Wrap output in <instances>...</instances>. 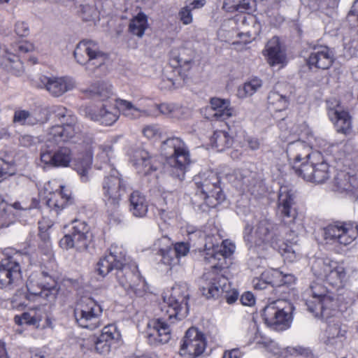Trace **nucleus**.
I'll return each mask as SVG.
<instances>
[{"mask_svg":"<svg viewBox=\"0 0 358 358\" xmlns=\"http://www.w3.org/2000/svg\"><path fill=\"white\" fill-rule=\"evenodd\" d=\"M288 159L293 163L295 173L304 180L316 183L325 182L330 176L329 166L320 152L309 153V147L302 141L289 143Z\"/></svg>","mask_w":358,"mask_h":358,"instance_id":"obj_1","label":"nucleus"},{"mask_svg":"<svg viewBox=\"0 0 358 358\" xmlns=\"http://www.w3.org/2000/svg\"><path fill=\"white\" fill-rule=\"evenodd\" d=\"M115 270V275L120 285L122 286V280L120 277V272L122 273L124 278L129 281L132 279L129 272L132 274H137L139 271L135 262L127 256L126 252L122 247L112 245L110 252L101 257L96 264V271L102 277L106 276L112 271Z\"/></svg>","mask_w":358,"mask_h":358,"instance_id":"obj_2","label":"nucleus"},{"mask_svg":"<svg viewBox=\"0 0 358 358\" xmlns=\"http://www.w3.org/2000/svg\"><path fill=\"white\" fill-rule=\"evenodd\" d=\"M161 150L170 167L169 174L179 181H182L191 163L187 145L178 137L168 138L162 142Z\"/></svg>","mask_w":358,"mask_h":358,"instance_id":"obj_3","label":"nucleus"},{"mask_svg":"<svg viewBox=\"0 0 358 358\" xmlns=\"http://www.w3.org/2000/svg\"><path fill=\"white\" fill-rule=\"evenodd\" d=\"M303 297L308 311L315 317H330L338 308L335 294L318 282L310 284L304 292Z\"/></svg>","mask_w":358,"mask_h":358,"instance_id":"obj_4","label":"nucleus"},{"mask_svg":"<svg viewBox=\"0 0 358 358\" xmlns=\"http://www.w3.org/2000/svg\"><path fill=\"white\" fill-rule=\"evenodd\" d=\"M115 106L116 108H108L106 105L103 104L99 110L92 107H87L85 115L93 121H98L101 124L110 126L118 120L120 113L131 120L147 115L145 110L136 108L131 101L122 99H115Z\"/></svg>","mask_w":358,"mask_h":358,"instance_id":"obj_5","label":"nucleus"},{"mask_svg":"<svg viewBox=\"0 0 358 358\" xmlns=\"http://www.w3.org/2000/svg\"><path fill=\"white\" fill-rule=\"evenodd\" d=\"M196 186L194 195L195 202L197 197L202 201V204L208 207H215L225 199V195L220 185V180L218 175L212 171L199 173L194 178Z\"/></svg>","mask_w":358,"mask_h":358,"instance_id":"obj_6","label":"nucleus"},{"mask_svg":"<svg viewBox=\"0 0 358 358\" xmlns=\"http://www.w3.org/2000/svg\"><path fill=\"white\" fill-rule=\"evenodd\" d=\"M73 55L77 62L85 66L90 76H99L97 71L104 66L107 59L100 50L98 43L91 40H83L76 45Z\"/></svg>","mask_w":358,"mask_h":358,"instance_id":"obj_7","label":"nucleus"},{"mask_svg":"<svg viewBox=\"0 0 358 358\" xmlns=\"http://www.w3.org/2000/svg\"><path fill=\"white\" fill-rule=\"evenodd\" d=\"M189 299L188 285L184 282H177L172 287L170 295L164 298L166 306L162 310L164 311L166 308V315L169 320L173 318L180 320L188 314Z\"/></svg>","mask_w":358,"mask_h":358,"instance_id":"obj_8","label":"nucleus"},{"mask_svg":"<svg viewBox=\"0 0 358 358\" xmlns=\"http://www.w3.org/2000/svg\"><path fill=\"white\" fill-rule=\"evenodd\" d=\"M102 312L101 304L93 298L83 296L76 302L73 315L80 327L94 330L101 325Z\"/></svg>","mask_w":358,"mask_h":358,"instance_id":"obj_9","label":"nucleus"},{"mask_svg":"<svg viewBox=\"0 0 358 358\" xmlns=\"http://www.w3.org/2000/svg\"><path fill=\"white\" fill-rule=\"evenodd\" d=\"M27 287L30 295L38 296L48 302H54L59 288L57 282L46 272L31 275Z\"/></svg>","mask_w":358,"mask_h":358,"instance_id":"obj_10","label":"nucleus"},{"mask_svg":"<svg viewBox=\"0 0 358 358\" xmlns=\"http://www.w3.org/2000/svg\"><path fill=\"white\" fill-rule=\"evenodd\" d=\"M286 303L285 301L276 300L264 308L262 317L268 326L277 331H282L289 326L291 306L289 304L284 306Z\"/></svg>","mask_w":358,"mask_h":358,"instance_id":"obj_11","label":"nucleus"},{"mask_svg":"<svg viewBox=\"0 0 358 358\" xmlns=\"http://www.w3.org/2000/svg\"><path fill=\"white\" fill-rule=\"evenodd\" d=\"M5 257L0 262V286L11 289L16 286L22 277L20 259L21 255L4 253Z\"/></svg>","mask_w":358,"mask_h":358,"instance_id":"obj_12","label":"nucleus"},{"mask_svg":"<svg viewBox=\"0 0 358 358\" xmlns=\"http://www.w3.org/2000/svg\"><path fill=\"white\" fill-rule=\"evenodd\" d=\"M358 235V224L351 222H336L324 229V238L344 245L350 244Z\"/></svg>","mask_w":358,"mask_h":358,"instance_id":"obj_13","label":"nucleus"},{"mask_svg":"<svg viewBox=\"0 0 358 358\" xmlns=\"http://www.w3.org/2000/svg\"><path fill=\"white\" fill-rule=\"evenodd\" d=\"M209 282L201 288L203 294L206 298H217L224 294V298L229 304L234 303L238 298L236 289L229 291V282L227 278L220 273H209Z\"/></svg>","mask_w":358,"mask_h":358,"instance_id":"obj_14","label":"nucleus"},{"mask_svg":"<svg viewBox=\"0 0 358 358\" xmlns=\"http://www.w3.org/2000/svg\"><path fill=\"white\" fill-rule=\"evenodd\" d=\"M275 224L268 220H262L259 222L255 231V239L253 241L250 233L252 227L247 225L245 229L244 238L246 241L257 246H264L266 248L270 246L272 248H277L278 238L273 230Z\"/></svg>","mask_w":358,"mask_h":358,"instance_id":"obj_15","label":"nucleus"},{"mask_svg":"<svg viewBox=\"0 0 358 358\" xmlns=\"http://www.w3.org/2000/svg\"><path fill=\"white\" fill-rule=\"evenodd\" d=\"M81 136L77 117H71L69 121L62 125L52 127L48 133L47 141L57 144L69 141L76 143L81 138Z\"/></svg>","mask_w":358,"mask_h":358,"instance_id":"obj_16","label":"nucleus"},{"mask_svg":"<svg viewBox=\"0 0 358 358\" xmlns=\"http://www.w3.org/2000/svg\"><path fill=\"white\" fill-rule=\"evenodd\" d=\"M206 347V338L196 328H189L185 333L180 348V355L185 358H197Z\"/></svg>","mask_w":358,"mask_h":358,"instance_id":"obj_17","label":"nucleus"},{"mask_svg":"<svg viewBox=\"0 0 358 358\" xmlns=\"http://www.w3.org/2000/svg\"><path fill=\"white\" fill-rule=\"evenodd\" d=\"M72 224L71 233L66 234L60 240V246L65 249L75 248L78 251L86 250L90 243L89 227L85 222L79 220H74Z\"/></svg>","mask_w":358,"mask_h":358,"instance_id":"obj_18","label":"nucleus"},{"mask_svg":"<svg viewBox=\"0 0 358 358\" xmlns=\"http://www.w3.org/2000/svg\"><path fill=\"white\" fill-rule=\"evenodd\" d=\"M310 52L306 60L309 69H329L336 60L333 49L327 45L313 44L310 45Z\"/></svg>","mask_w":358,"mask_h":358,"instance_id":"obj_19","label":"nucleus"},{"mask_svg":"<svg viewBox=\"0 0 358 358\" xmlns=\"http://www.w3.org/2000/svg\"><path fill=\"white\" fill-rule=\"evenodd\" d=\"M38 85L45 89L54 97H60L67 92L72 90L76 83L73 78L63 76H41L39 78Z\"/></svg>","mask_w":358,"mask_h":358,"instance_id":"obj_20","label":"nucleus"},{"mask_svg":"<svg viewBox=\"0 0 358 358\" xmlns=\"http://www.w3.org/2000/svg\"><path fill=\"white\" fill-rule=\"evenodd\" d=\"M166 317L152 320L148 325L146 338L152 346H159L167 343L171 337V329Z\"/></svg>","mask_w":358,"mask_h":358,"instance_id":"obj_21","label":"nucleus"},{"mask_svg":"<svg viewBox=\"0 0 358 358\" xmlns=\"http://www.w3.org/2000/svg\"><path fill=\"white\" fill-rule=\"evenodd\" d=\"M294 204V195L287 187H281L278 194V214L285 225L293 224L297 216Z\"/></svg>","mask_w":358,"mask_h":358,"instance_id":"obj_22","label":"nucleus"},{"mask_svg":"<svg viewBox=\"0 0 358 358\" xmlns=\"http://www.w3.org/2000/svg\"><path fill=\"white\" fill-rule=\"evenodd\" d=\"M118 336L116 332V328L113 325L105 326L101 334L96 337L93 336L85 341L81 344V348H83L85 345L88 349H92L93 347L96 352L99 354H106L110 352L111 343Z\"/></svg>","mask_w":358,"mask_h":358,"instance_id":"obj_23","label":"nucleus"},{"mask_svg":"<svg viewBox=\"0 0 358 358\" xmlns=\"http://www.w3.org/2000/svg\"><path fill=\"white\" fill-rule=\"evenodd\" d=\"M41 161L50 167H68L73 158L71 150L66 146H62L55 150H41Z\"/></svg>","mask_w":358,"mask_h":358,"instance_id":"obj_24","label":"nucleus"},{"mask_svg":"<svg viewBox=\"0 0 358 358\" xmlns=\"http://www.w3.org/2000/svg\"><path fill=\"white\" fill-rule=\"evenodd\" d=\"M126 191V183L115 169H111L109 176L102 182L103 199H121Z\"/></svg>","mask_w":358,"mask_h":358,"instance_id":"obj_25","label":"nucleus"},{"mask_svg":"<svg viewBox=\"0 0 358 358\" xmlns=\"http://www.w3.org/2000/svg\"><path fill=\"white\" fill-rule=\"evenodd\" d=\"M131 160L138 173L148 175L157 169L155 159L145 150H135Z\"/></svg>","mask_w":358,"mask_h":358,"instance_id":"obj_26","label":"nucleus"},{"mask_svg":"<svg viewBox=\"0 0 358 358\" xmlns=\"http://www.w3.org/2000/svg\"><path fill=\"white\" fill-rule=\"evenodd\" d=\"M128 210L135 217H145L148 211V201L145 196L138 190L132 192L128 199Z\"/></svg>","mask_w":358,"mask_h":358,"instance_id":"obj_27","label":"nucleus"},{"mask_svg":"<svg viewBox=\"0 0 358 358\" xmlns=\"http://www.w3.org/2000/svg\"><path fill=\"white\" fill-rule=\"evenodd\" d=\"M209 117L208 118L217 120H224L232 115V108L230 102L227 99L212 98L210 106L207 108Z\"/></svg>","mask_w":358,"mask_h":358,"instance_id":"obj_28","label":"nucleus"},{"mask_svg":"<svg viewBox=\"0 0 358 358\" xmlns=\"http://www.w3.org/2000/svg\"><path fill=\"white\" fill-rule=\"evenodd\" d=\"M334 190L340 193L356 194L358 190V182L353 176L340 173L334 178Z\"/></svg>","mask_w":358,"mask_h":358,"instance_id":"obj_29","label":"nucleus"},{"mask_svg":"<svg viewBox=\"0 0 358 358\" xmlns=\"http://www.w3.org/2000/svg\"><path fill=\"white\" fill-rule=\"evenodd\" d=\"M268 62L271 66H284L286 63V55L281 49L279 39L277 37L272 38L266 44Z\"/></svg>","mask_w":358,"mask_h":358,"instance_id":"obj_30","label":"nucleus"},{"mask_svg":"<svg viewBox=\"0 0 358 358\" xmlns=\"http://www.w3.org/2000/svg\"><path fill=\"white\" fill-rule=\"evenodd\" d=\"M329 118L335 121L336 131L345 135H349L352 131V120L348 112L345 110H331Z\"/></svg>","mask_w":358,"mask_h":358,"instance_id":"obj_31","label":"nucleus"},{"mask_svg":"<svg viewBox=\"0 0 358 358\" xmlns=\"http://www.w3.org/2000/svg\"><path fill=\"white\" fill-rule=\"evenodd\" d=\"M132 279L127 281L124 278L122 273L120 272V277L122 280V287L127 291L133 292L137 296H142L146 292L147 286L145 279L142 278L140 273L137 274L129 273Z\"/></svg>","mask_w":358,"mask_h":358,"instance_id":"obj_32","label":"nucleus"},{"mask_svg":"<svg viewBox=\"0 0 358 358\" xmlns=\"http://www.w3.org/2000/svg\"><path fill=\"white\" fill-rule=\"evenodd\" d=\"M235 245L231 243H228L227 241H222V245H220V250L215 255L216 262L211 266L210 273H218L226 266V258L231 255L235 250Z\"/></svg>","mask_w":358,"mask_h":358,"instance_id":"obj_33","label":"nucleus"},{"mask_svg":"<svg viewBox=\"0 0 358 358\" xmlns=\"http://www.w3.org/2000/svg\"><path fill=\"white\" fill-rule=\"evenodd\" d=\"M71 197L69 194L66 193L64 187L61 186L59 191L50 193L46 200V205L56 212H59L64 209L69 203H71Z\"/></svg>","mask_w":358,"mask_h":358,"instance_id":"obj_34","label":"nucleus"},{"mask_svg":"<svg viewBox=\"0 0 358 358\" xmlns=\"http://www.w3.org/2000/svg\"><path fill=\"white\" fill-rule=\"evenodd\" d=\"M111 85L101 81L92 85L85 93L92 99L103 101L108 99L112 94Z\"/></svg>","mask_w":358,"mask_h":358,"instance_id":"obj_35","label":"nucleus"},{"mask_svg":"<svg viewBox=\"0 0 358 358\" xmlns=\"http://www.w3.org/2000/svg\"><path fill=\"white\" fill-rule=\"evenodd\" d=\"M233 142L234 139L228 132L222 130L215 131L210 138L212 146L215 148L218 152H222L230 148Z\"/></svg>","mask_w":358,"mask_h":358,"instance_id":"obj_36","label":"nucleus"},{"mask_svg":"<svg viewBox=\"0 0 358 358\" xmlns=\"http://www.w3.org/2000/svg\"><path fill=\"white\" fill-rule=\"evenodd\" d=\"M219 250L220 245L216 238L212 236H206L203 255L204 262L213 265L216 262L215 257Z\"/></svg>","mask_w":358,"mask_h":358,"instance_id":"obj_37","label":"nucleus"},{"mask_svg":"<svg viewBox=\"0 0 358 358\" xmlns=\"http://www.w3.org/2000/svg\"><path fill=\"white\" fill-rule=\"evenodd\" d=\"M345 275L346 272L343 266L339 265L337 262H334L324 280L332 286H338L344 280Z\"/></svg>","mask_w":358,"mask_h":358,"instance_id":"obj_38","label":"nucleus"},{"mask_svg":"<svg viewBox=\"0 0 358 358\" xmlns=\"http://www.w3.org/2000/svg\"><path fill=\"white\" fill-rule=\"evenodd\" d=\"M334 261L329 258H317L315 259L311 266V270L315 276L318 279L324 280L327 277L328 272L330 271L331 264Z\"/></svg>","mask_w":358,"mask_h":358,"instance_id":"obj_39","label":"nucleus"},{"mask_svg":"<svg viewBox=\"0 0 358 358\" xmlns=\"http://www.w3.org/2000/svg\"><path fill=\"white\" fill-rule=\"evenodd\" d=\"M148 27V17L146 15L141 12L134 17L129 25V31L134 35L142 37Z\"/></svg>","mask_w":358,"mask_h":358,"instance_id":"obj_40","label":"nucleus"},{"mask_svg":"<svg viewBox=\"0 0 358 358\" xmlns=\"http://www.w3.org/2000/svg\"><path fill=\"white\" fill-rule=\"evenodd\" d=\"M103 201L110 221L113 222L115 224H120L122 219V215L120 208L121 199H113Z\"/></svg>","mask_w":358,"mask_h":358,"instance_id":"obj_41","label":"nucleus"},{"mask_svg":"<svg viewBox=\"0 0 358 358\" xmlns=\"http://www.w3.org/2000/svg\"><path fill=\"white\" fill-rule=\"evenodd\" d=\"M268 104L271 110L282 111L288 106V100L286 96L280 94L278 92L271 91L268 95Z\"/></svg>","mask_w":358,"mask_h":358,"instance_id":"obj_42","label":"nucleus"},{"mask_svg":"<svg viewBox=\"0 0 358 358\" xmlns=\"http://www.w3.org/2000/svg\"><path fill=\"white\" fill-rule=\"evenodd\" d=\"M262 86V80L257 77L245 82L242 87L238 89L237 95L240 98L250 96L257 92Z\"/></svg>","mask_w":358,"mask_h":358,"instance_id":"obj_43","label":"nucleus"},{"mask_svg":"<svg viewBox=\"0 0 358 358\" xmlns=\"http://www.w3.org/2000/svg\"><path fill=\"white\" fill-rule=\"evenodd\" d=\"M345 330H341L338 324H329L326 329L327 338L324 341L327 345H334L338 342H341Z\"/></svg>","mask_w":358,"mask_h":358,"instance_id":"obj_44","label":"nucleus"},{"mask_svg":"<svg viewBox=\"0 0 358 358\" xmlns=\"http://www.w3.org/2000/svg\"><path fill=\"white\" fill-rule=\"evenodd\" d=\"M92 159L90 157L83 158L82 160L78 162L75 165V170L80 176L81 180L83 182L88 180V172L91 169Z\"/></svg>","mask_w":358,"mask_h":358,"instance_id":"obj_45","label":"nucleus"},{"mask_svg":"<svg viewBox=\"0 0 358 358\" xmlns=\"http://www.w3.org/2000/svg\"><path fill=\"white\" fill-rule=\"evenodd\" d=\"M50 113L57 117L63 124L70 120L71 117L76 116L73 113L62 106H53L50 109Z\"/></svg>","mask_w":358,"mask_h":358,"instance_id":"obj_46","label":"nucleus"},{"mask_svg":"<svg viewBox=\"0 0 358 358\" xmlns=\"http://www.w3.org/2000/svg\"><path fill=\"white\" fill-rule=\"evenodd\" d=\"M282 272L278 269H271L264 272V278L267 280L268 285L280 287Z\"/></svg>","mask_w":358,"mask_h":358,"instance_id":"obj_47","label":"nucleus"},{"mask_svg":"<svg viewBox=\"0 0 358 358\" xmlns=\"http://www.w3.org/2000/svg\"><path fill=\"white\" fill-rule=\"evenodd\" d=\"M278 241L279 240L278 239L277 248L273 249L278 250L279 253L285 257V259L289 262H293L296 259V252L295 250L293 248V244L290 243V245H289L285 242H282L279 244Z\"/></svg>","mask_w":358,"mask_h":358,"instance_id":"obj_48","label":"nucleus"},{"mask_svg":"<svg viewBox=\"0 0 358 358\" xmlns=\"http://www.w3.org/2000/svg\"><path fill=\"white\" fill-rule=\"evenodd\" d=\"M13 122L22 125L34 124V120L32 119L31 114L25 110H16L14 113Z\"/></svg>","mask_w":358,"mask_h":358,"instance_id":"obj_49","label":"nucleus"},{"mask_svg":"<svg viewBox=\"0 0 358 358\" xmlns=\"http://www.w3.org/2000/svg\"><path fill=\"white\" fill-rule=\"evenodd\" d=\"M173 243L168 236H162L157 239L154 243V250H157V254L160 255L169 249L172 248Z\"/></svg>","mask_w":358,"mask_h":358,"instance_id":"obj_50","label":"nucleus"},{"mask_svg":"<svg viewBox=\"0 0 358 358\" xmlns=\"http://www.w3.org/2000/svg\"><path fill=\"white\" fill-rule=\"evenodd\" d=\"M162 256V262L163 264L169 266H173L179 263V259L176 255V251L173 250L169 249L167 251L160 254Z\"/></svg>","mask_w":358,"mask_h":358,"instance_id":"obj_51","label":"nucleus"},{"mask_svg":"<svg viewBox=\"0 0 358 358\" xmlns=\"http://www.w3.org/2000/svg\"><path fill=\"white\" fill-rule=\"evenodd\" d=\"M14 174L13 164L0 157V178H6Z\"/></svg>","mask_w":358,"mask_h":358,"instance_id":"obj_52","label":"nucleus"},{"mask_svg":"<svg viewBox=\"0 0 358 358\" xmlns=\"http://www.w3.org/2000/svg\"><path fill=\"white\" fill-rule=\"evenodd\" d=\"M192 11V10L186 6L182 7L179 11V18L184 24H189L192 23L193 20Z\"/></svg>","mask_w":358,"mask_h":358,"instance_id":"obj_53","label":"nucleus"},{"mask_svg":"<svg viewBox=\"0 0 358 358\" xmlns=\"http://www.w3.org/2000/svg\"><path fill=\"white\" fill-rule=\"evenodd\" d=\"M238 3V12L239 13H250L253 10L256 6L255 0H240Z\"/></svg>","mask_w":358,"mask_h":358,"instance_id":"obj_54","label":"nucleus"},{"mask_svg":"<svg viewBox=\"0 0 358 358\" xmlns=\"http://www.w3.org/2000/svg\"><path fill=\"white\" fill-rule=\"evenodd\" d=\"M19 142L22 146L29 148L36 145L39 142V139L37 137L24 134L20 137Z\"/></svg>","mask_w":358,"mask_h":358,"instance_id":"obj_55","label":"nucleus"},{"mask_svg":"<svg viewBox=\"0 0 358 358\" xmlns=\"http://www.w3.org/2000/svg\"><path fill=\"white\" fill-rule=\"evenodd\" d=\"M157 107L161 113L171 117H174V113L178 110V108L171 103H163L158 105Z\"/></svg>","mask_w":358,"mask_h":358,"instance_id":"obj_56","label":"nucleus"},{"mask_svg":"<svg viewBox=\"0 0 358 358\" xmlns=\"http://www.w3.org/2000/svg\"><path fill=\"white\" fill-rule=\"evenodd\" d=\"M15 33L22 37L27 36L29 34V27L27 22L18 21L15 25Z\"/></svg>","mask_w":358,"mask_h":358,"instance_id":"obj_57","label":"nucleus"},{"mask_svg":"<svg viewBox=\"0 0 358 358\" xmlns=\"http://www.w3.org/2000/svg\"><path fill=\"white\" fill-rule=\"evenodd\" d=\"M182 86L181 83V79H173V78H168L166 80H163L161 83V88L162 89H169V90H173L178 88L179 87Z\"/></svg>","mask_w":358,"mask_h":358,"instance_id":"obj_58","label":"nucleus"},{"mask_svg":"<svg viewBox=\"0 0 358 358\" xmlns=\"http://www.w3.org/2000/svg\"><path fill=\"white\" fill-rule=\"evenodd\" d=\"M172 249L176 251V255L178 259L180 257H184L187 255L189 250V248L187 243H178L174 246L172 245Z\"/></svg>","mask_w":358,"mask_h":358,"instance_id":"obj_59","label":"nucleus"},{"mask_svg":"<svg viewBox=\"0 0 358 358\" xmlns=\"http://www.w3.org/2000/svg\"><path fill=\"white\" fill-rule=\"evenodd\" d=\"M15 321L19 324H34L36 322V320L34 317L31 316L29 313H24L20 317L15 316Z\"/></svg>","mask_w":358,"mask_h":358,"instance_id":"obj_60","label":"nucleus"},{"mask_svg":"<svg viewBox=\"0 0 358 358\" xmlns=\"http://www.w3.org/2000/svg\"><path fill=\"white\" fill-rule=\"evenodd\" d=\"M253 287L255 289H264L268 285L267 280L264 278V272L258 278H255L252 281Z\"/></svg>","mask_w":358,"mask_h":358,"instance_id":"obj_61","label":"nucleus"},{"mask_svg":"<svg viewBox=\"0 0 358 358\" xmlns=\"http://www.w3.org/2000/svg\"><path fill=\"white\" fill-rule=\"evenodd\" d=\"M240 0H225L223 4V8L228 12H238V3Z\"/></svg>","mask_w":358,"mask_h":358,"instance_id":"obj_62","label":"nucleus"},{"mask_svg":"<svg viewBox=\"0 0 358 358\" xmlns=\"http://www.w3.org/2000/svg\"><path fill=\"white\" fill-rule=\"evenodd\" d=\"M240 300L243 305L248 306H252L255 301L254 295L250 292H245L242 294Z\"/></svg>","mask_w":358,"mask_h":358,"instance_id":"obj_63","label":"nucleus"},{"mask_svg":"<svg viewBox=\"0 0 358 358\" xmlns=\"http://www.w3.org/2000/svg\"><path fill=\"white\" fill-rule=\"evenodd\" d=\"M158 128L154 125L146 126L143 130L144 136L148 138H152L155 137L158 134Z\"/></svg>","mask_w":358,"mask_h":358,"instance_id":"obj_64","label":"nucleus"}]
</instances>
